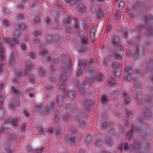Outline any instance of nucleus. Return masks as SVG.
<instances>
[{
    "instance_id": "f257e3e1",
    "label": "nucleus",
    "mask_w": 153,
    "mask_h": 153,
    "mask_svg": "<svg viewBox=\"0 0 153 153\" xmlns=\"http://www.w3.org/2000/svg\"><path fill=\"white\" fill-rule=\"evenodd\" d=\"M70 65V62L68 60H67L66 62L65 65L64 66L63 70L62 71L59 79V88L61 90H63L62 92L63 95L65 94L66 92L67 93V91L65 89L66 86L65 84L66 83L67 77L70 74L69 70L68 67Z\"/></svg>"
},
{
    "instance_id": "f03ea898",
    "label": "nucleus",
    "mask_w": 153,
    "mask_h": 153,
    "mask_svg": "<svg viewBox=\"0 0 153 153\" xmlns=\"http://www.w3.org/2000/svg\"><path fill=\"white\" fill-rule=\"evenodd\" d=\"M54 103L52 102L46 104L42 107L41 105H36L35 108L36 111H39L42 115L46 116L52 113L54 108Z\"/></svg>"
},
{
    "instance_id": "7ed1b4c3",
    "label": "nucleus",
    "mask_w": 153,
    "mask_h": 153,
    "mask_svg": "<svg viewBox=\"0 0 153 153\" xmlns=\"http://www.w3.org/2000/svg\"><path fill=\"white\" fill-rule=\"evenodd\" d=\"M153 19V17L152 16H146V20L145 23L146 25L148 26L149 27H146L147 28V34L149 36H153V30L152 28L153 27V25L151 22Z\"/></svg>"
},
{
    "instance_id": "20e7f679",
    "label": "nucleus",
    "mask_w": 153,
    "mask_h": 153,
    "mask_svg": "<svg viewBox=\"0 0 153 153\" xmlns=\"http://www.w3.org/2000/svg\"><path fill=\"white\" fill-rule=\"evenodd\" d=\"M40 55L43 57H45L48 54V51L45 49H41L40 51ZM43 60L46 61H51L53 63L58 62L59 61L58 59L54 58V57L51 58L50 56H48L47 57H44Z\"/></svg>"
},
{
    "instance_id": "39448f33",
    "label": "nucleus",
    "mask_w": 153,
    "mask_h": 153,
    "mask_svg": "<svg viewBox=\"0 0 153 153\" xmlns=\"http://www.w3.org/2000/svg\"><path fill=\"white\" fill-rule=\"evenodd\" d=\"M143 50V48L141 46L137 47L135 53L133 51L129 50L127 51L126 54L129 56H131L133 55L135 57L138 59L139 53L141 52Z\"/></svg>"
},
{
    "instance_id": "423d86ee",
    "label": "nucleus",
    "mask_w": 153,
    "mask_h": 153,
    "mask_svg": "<svg viewBox=\"0 0 153 153\" xmlns=\"http://www.w3.org/2000/svg\"><path fill=\"white\" fill-rule=\"evenodd\" d=\"M83 106L86 111H90L91 106L93 105V102L89 100H85L83 102Z\"/></svg>"
},
{
    "instance_id": "0eeeda50",
    "label": "nucleus",
    "mask_w": 153,
    "mask_h": 153,
    "mask_svg": "<svg viewBox=\"0 0 153 153\" xmlns=\"http://www.w3.org/2000/svg\"><path fill=\"white\" fill-rule=\"evenodd\" d=\"M77 6V8L81 13L84 12L86 9V6L84 2L82 1H80Z\"/></svg>"
},
{
    "instance_id": "6e6552de",
    "label": "nucleus",
    "mask_w": 153,
    "mask_h": 153,
    "mask_svg": "<svg viewBox=\"0 0 153 153\" xmlns=\"http://www.w3.org/2000/svg\"><path fill=\"white\" fill-rule=\"evenodd\" d=\"M75 120L76 122L79 124V127L82 128L84 127L85 124V122L79 116H77Z\"/></svg>"
},
{
    "instance_id": "1a4fd4ad",
    "label": "nucleus",
    "mask_w": 153,
    "mask_h": 153,
    "mask_svg": "<svg viewBox=\"0 0 153 153\" xmlns=\"http://www.w3.org/2000/svg\"><path fill=\"white\" fill-rule=\"evenodd\" d=\"M65 140L67 141L70 144L74 145L75 143L76 138L74 136L72 135H68L65 137Z\"/></svg>"
},
{
    "instance_id": "9d476101",
    "label": "nucleus",
    "mask_w": 153,
    "mask_h": 153,
    "mask_svg": "<svg viewBox=\"0 0 153 153\" xmlns=\"http://www.w3.org/2000/svg\"><path fill=\"white\" fill-rule=\"evenodd\" d=\"M97 72V70L92 67H89L86 73V74L89 76H93Z\"/></svg>"
},
{
    "instance_id": "9b49d317",
    "label": "nucleus",
    "mask_w": 153,
    "mask_h": 153,
    "mask_svg": "<svg viewBox=\"0 0 153 153\" xmlns=\"http://www.w3.org/2000/svg\"><path fill=\"white\" fill-rule=\"evenodd\" d=\"M17 118L13 119L12 118L6 119L5 122L6 123H10L13 126H16L17 125Z\"/></svg>"
},
{
    "instance_id": "f8f14e48",
    "label": "nucleus",
    "mask_w": 153,
    "mask_h": 153,
    "mask_svg": "<svg viewBox=\"0 0 153 153\" xmlns=\"http://www.w3.org/2000/svg\"><path fill=\"white\" fill-rule=\"evenodd\" d=\"M123 96L124 97V103L125 104H128L130 102V99L128 97V94L126 92H123Z\"/></svg>"
},
{
    "instance_id": "ddd939ff",
    "label": "nucleus",
    "mask_w": 153,
    "mask_h": 153,
    "mask_svg": "<svg viewBox=\"0 0 153 153\" xmlns=\"http://www.w3.org/2000/svg\"><path fill=\"white\" fill-rule=\"evenodd\" d=\"M16 54L15 53L13 52L10 56V60L9 61V63L11 65H13L15 63V57Z\"/></svg>"
},
{
    "instance_id": "4468645a",
    "label": "nucleus",
    "mask_w": 153,
    "mask_h": 153,
    "mask_svg": "<svg viewBox=\"0 0 153 153\" xmlns=\"http://www.w3.org/2000/svg\"><path fill=\"white\" fill-rule=\"evenodd\" d=\"M63 130L60 127H58L56 128V136L57 137H59L63 132Z\"/></svg>"
},
{
    "instance_id": "2eb2a0df",
    "label": "nucleus",
    "mask_w": 153,
    "mask_h": 153,
    "mask_svg": "<svg viewBox=\"0 0 153 153\" xmlns=\"http://www.w3.org/2000/svg\"><path fill=\"white\" fill-rule=\"evenodd\" d=\"M84 84V82L79 83L77 80H74V85L79 88H84V86H85V84Z\"/></svg>"
},
{
    "instance_id": "dca6fc26",
    "label": "nucleus",
    "mask_w": 153,
    "mask_h": 153,
    "mask_svg": "<svg viewBox=\"0 0 153 153\" xmlns=\"http://www.w3.org/2000/svg\"><path fill=\"white\" fill-rule=\"evenodd\" d=\"M103 75L102 74H100L97 76L96 77H92L91 78H88V80L94 81V80L96 79L98 81L100 82L101 81L103 78Z\"/></svg>"
},
{
    "instance_id": "f3484780",
    "label": "nucleus",
    "mask_w": 153,
    "mask_h": 153,
    "mask_svg": "<svg viewBox=\"0 0 153 153\" xmlns=\"http://www.w3.org/2000/svg\"><path fill=\"white\" fill-rule=\"evenodd\" d=\"M153 60H151L149 62L147 67V70L148 71L153 72Z\"/></svg>"
},
{
    "instance_id": "a211bd4d",
    "label": "nucleus",
    "mask_w": 153,
    "mask_h": 153,
    "mask_svg": "<svg viewBox=\"0 0 153 153\" xmlns=\"http://www.w3.org/2000/svg\"><path fill=\"white\" fill-rule=\"evenodd\" d=\"M10 145V143L9 142H7L6 145L5 146V148L7 151V153H13V152L14 150L9 148Z\"/></svg>"
},
{
    "instance_id": "6ab92c4d",
    "label": "nucleus",
    "mask_w": 153,
    "mask_h": 153,
    "mask_svg": "<svg viewBox=\"0 0 153 153\" xmlns=\"http://www.w3.org/2000/svg\"><path fill=\"white\" fill-rule=\"evenodd\" d=\"M59 113L58 111H55L54 113V122H58L60 119L59 116Z\"/></svg>"
},
{
    "instance_id": "aec40b11",
    "label": "nucleus",
    "mask_w": 153,
    "mask_h": 153,
    "mask_svg": "<svg viewBox=\"0 0 153 153\" xmlns=\"http://www.w3.org/2000/svg\"><path fill=\"white\" fill-rule=\"evenodd\" d=\"M84 84H85V86H84V88H79L80 89V93L81 94L83 95L84 94L85 92V89H86L89 88V85L87 83L84 82Z\"/></svg>"
},
{
    "instance_id": "412c9836",
    "label": "nucleus",
    "mask_w": 153,
    "mask_h": 153,
    "mask_svg": "<svg viewBox=\"0 0 153 153\" xmlns=\"http://www.w3.org/2000/svg\"><path fill=\"white\" fill-rule=\"evenodd\" d=\"M4 41H6L8 43L11 48H13L14 47L16 44L12 41L10 40L9 39L6 38L4 39Z\"/></svg>"
},
{
    "instance_id": "4be33fe9",
    "label": "nucleus",
    "mask_w": 153,
    "mask_h": 153,
    "mask_svg": "<svg viewBox=\"0 0 153 153\" xmlns=\"http://www.w3.org/2000/svg\"><path fill=\"white\" fill-rule=\"evenodd\" d=\"M132 73L133 71L131 67L126 66L125 68V73L126 75L131 74Z\"/></svg>"
},
{
    "instance_id": "5701e85b",
    "label": "nucleus",
    "mask_w": 153,
    "mask_h": 153,
    "mask_svg": "<svg viewBox=\"0 0 153 153\" xmlns=\"http://www.w3.org/2000/svg\"><path fill=\"white\" fill-rule=\"evenodd\" d=\"M19 103V102L16 100H14L10 102V106L12 108H14L15 106L18 105Z\"/></svg>"
},
{
    "instance_id": "b1692460",
    "label": "nucleus",
    "mask_w": 153,
    "mask_h": 153,
    "mask_svg": "<svg viewBox=\"0 0 153 153\" xmlns=\"http://www.w3.org/2000/svg\"><path fill=\"white\" fill-rule=\"evenodd\" d=\"M86 64V61L85 60H83L79 61V68H81L83 69L85 67Z\"/></svg>"
},
{
    "instance_id": "393cba45",
    "label": "nucleus",
    "mask_w": 153,
    "mask_h": 153,
    "mask_svg": "<svg viewBox=\"0 0 153 153\" xmlns=\"http://www.w3.org/2000/svg\"><path fill=\"white\" fill-rule=\"evenodd\" d=\"M95 32V27H94L91 30L90 35V37L93 41L95 40V38L94 37V33Z\"/></svg>"
},
{
    "instance_id": "a878e982",
    "label": "nucleus",
    "mask_w": 153,
    "mask_h": 153,
    "mask_svg": "<svg viewBox=\"0 0 153 153\" xmlns=\"http://www.w3.org/2000/svg\"><path fill=\"white\" fill-rule=\"evenodd\" d=\"M96 15L97 18L100 19L103 16V12L102 10H100L96 12Z\"/></svg>"
},
{
    "instance_id": "bb28decb",
    "label": "nucleus",
    "mask_w": 153,
    "mask_h": 153,
    "mask_svg": "<svg viewBox=\"0 0 153 153\" xmlns=\"http://www.w3.org/2000/svg\"><path fill=\"white\" fill-rule=\"evenodd\" d=\"M108 101V99L106 95H103L102 97L101 101L102 103L105 104Z\"/></svg>"
},
{
    "instance_id": "cd10ccee",
    "label": "nucleus",
    "mask_w": 153,
    "mask_h": 153,
    "mask_svg": "<svg viewBox=\"0 0 153 153\" xmlns=\"http://www.w3.org/2000/svg\"><path fill=\"white\" fill-rule=\"evenodd\" d=\"M119 94V92L117 90L113 91L111 94V96L113 98L118 96Z\"/></svg>"
},
{
    "instance_id": "c85d7f7f",
    "label": "nucleus",
    "mask_w": 153,
    "mask_h": 153,
    "mask_svg": "<svg viewBox=\"0 0 153 153\" xmlns=\"http://www.w3.org/2000/svg\"><path fill=\"white\" fill-rule=\"evenodd\" d=\"M68 95L70 98L72 99H74L76 97V94L74 92L71 91L68 93Z\"/></svg>"
},
{
    "instance_id": "c756f323",
    "label": "nucleus",
    "mask_w": 153,
    "mask_h": 153,
    "mask_svg": "<svg viewBox=\"0 0 153 153\" xmlns=\"http://www.w3.org/2000/svg\"><path fill=\"white\" fill-rule=\"evenodd\" d=\"M56 102L57 103L60 105H61L63 103L62 98L61 96L58 95V97H57L56 99Z\"/></svg>"
},
{
    "instance_id": "7c9ffc66",
    "label": "nucleus",
    "mask_w": 153,
    "mask_h": 153,
    "mask_svg": "<svg viewBox=\"0 0 153 153\" xmlns=\"http://www.w3.org/2000/svg\"><path fill=\"white\" fill-rule=\"evenodd\" d=\"M82 43L84 45H86L88 43V38L85 36L82 37Z\"/></svg>"
},
{
    "instance_id": "2f4dec72",
    "label": "nucleus",
    "mask_w": 153,
    "mask_h": 153,
    "mask_svg": "<svg viewBox=\"0 0 153 153\" xmlns=\"http://www.w3.org/2000/svg\"><path fill=\"white\" fill-rule=\"evenodd\" d=\"M118 41V37L116 36H114L112 39L113 44L114 45L118 44V43H119Z\"/></svg>"
},
{
    "instance_id": "473e14b6",
    "label": "nucleus",
    "mask_w": 153,
    "mask_h": 153,
    "mask_svg": "<svg viewBox=\"0 0 153 153\" xmlns=\"http://www.w3.org/2000/svg\"><path fill=\"white\" fill-rule=\"evenodd\" d=\"M4 51L3 48H0V61L4 58Z\"/></svg>"
},
{
    "instance_id": "72a5a7b5",
    "label": "nucleus",
    "mask_w": 153,
    "mask_h": 153,
    "mask_svg": "<svg viewBox=\"0 0 153 153\" xmlns=\"http://www.w3.org/2000/svg\"><path fill=\"white\" fill-rule=\"evenodd\" d=\"M133 126L132 128H131V129L129 131H128V133L127 134H126V137L128 138H130L132 136V131H133Z\"/></svg>"
},
{
    "instance_id": "f704fd0d",
    "label": "nucleus",
    "mask_w": 153,
    "mask_h": 153,
    "mask_svg": "<svg viewBox=\"0 0 153 153\" xmlns=\"http://www.w3.org/2000/svg\"><path fill=\"white\" fill-rule=\"evenodd\" d=\"M137 95V103L138 105H140L141 104V102L142 100L141 97L137 93L136 94Z\"/></svg>"
},
{
    "instance_id": "c9c22d12",
    "label": "nucleus",
    "mask_w": 153,
    "mask_h": 153,
    "mask_svg": "<svg viewBox=\"0 0 153 153\" xmlns=\"http://www.w3.org/2000/svg\"><path fill=\"white\" fill-rule=\"evenodd\" d=\"M115 82V80L112 77L108 79V84L112 86L113 85Z\"/></svg>"
},
{
    "instance_id": "e433bc0d",
    "label": "nucleus",
    "mask_w": 153,
    "mask_h": 153,
    "mask_svg": "<svg viewBox=\"0 0 153 153\" xmlns=\"http://www.w3.org/2000/svg\"><path fill=\"white\" fill-rule=\"evenodd\" d=\"M66 109L67 111L70 112L72 111L73 110L72 105L69 104L67 105Z\"/></svg>"
},
{
    "instance_id": "4c0bfd02",
    "label": "nucleus",
    "mask_w": 153,
    "mask_h": 153,
    "mask_svg": "<svg viewBox=\"0 0 153 153\" xmlns=\"http://www.w3.org/2000/svg\"><path fill=\"white\" fill-rule=\"evenodd\" d=\"M115 49L117 50H121L123 49L122 46L119 43L114 45Z\"/></svg>"
},
{
    "instance_id": "58836bf2",
    "label": "nucleus",
    "mask_w": 153,
    "mask_h": 153,
    "mask_svg": "<svg viewBox=\"0 0 153 153\" xmlns=\"http://www.w3.org/2000/svg\"><path fill=\"white\" fill-rule=\"evenodd\" d=\"M44 132V130L43 128L41 126H40L38 128V131H37L38 134H42Z\"/></svg>"
},
{
    "instance_id": "ea45409f",
    "label": "nucleus",
    "mask_w": 153,
    "mask_h": 153,
    "mask_svg": "<svg viewBox=\"0 0 153 153\" xmlns=\"http://www.w3.org/2000/svg\"><path fill=\"white\" fill-rule=\"evenodd\" d=\"M70 116L68 114H66L65 115H64L63 116V120H64L65 121H67L69 120V118H70Z\"/></svg>"
},
{
    "instance_id": "a19ab883",
    "label": "nucleus",
    "mask_w": 153,
    "mask_h": 153,
    "mask_svg": "<svg viewBox=\"0 0 153 153\" xmlns=\"http://www.w3.org/2000/svg\"><path fill=\"white\" fill-rule=\"evenodd\" d=\"M91 136H87L86 137L85 140V142L86 144H88L90 142L91 140Z\"/></svg>"
},
{
    "instance_id": "79ce46f5",
    "label": "nucleus",
    "mask_w": 153,
    "mask_h": 153,
    "mask_svg": "<svg viewBox=\"0 0 153 153\" xmlns=\"http://www.w3.org/2000/svg\"><path fill=\"white\" fill-rule=\"evenodd\" d=\"M83 71V69L81 68H79V70L78 71L76 74L77 76L78 77L80 75H82V74Z\"/></svg>"
},
{
    "instance_id": "37998d69",
    "label": "nucleus",
    "mask_w": 153,
    "mask_h": 153,
    "mask_svg": "<svg viewBox=\"0 0 153 153\" xmlns=\"http://www.w3.org/2000/svg\"><path fill=\"white\" fill-rule=\"evenodd\" d=\"M134 84L136 85V87L137 88L140 87V81H137L136 79L134 80Z\"/></svg>"
},
{
    "instance_id": "c03bdc74",
    "label": "nucleus",
    "mask_w": 153,
    "mask_h": 153,
    "mask_svg": "<svg viewBox=\"0 0 153 153\" xmlns=\"http://www.w3.org/2000/svg\"><path fill=\"white\" fill-rule=\"evenodd\" d=\"M106 143L108 145L111 146L113 145V143L112 140L109 138L107 139L106 141Z\"/></svg>"
},
{
    "instance_id": "a18cd8bd",
    "label": "nucleus",
    "mask_w": 153,
    "mask_h": 153,
    "mask_svg": "<svg viewBox=\"0 0 153 153\" xmlns=\"http://www.w3.org/2000/svg\"><path fill=\"white\" fill-rule=\"evenodd\" d=\"M122 30L123 32V35L124 37L126 38L128 34V30L127 29L124 28L122 29Z\"/></svg>"
},
{
    "instance_id": "49530a36",
    "label": "nucleus",
    "mask_w": 153,
    "mask_h": 153,
    "mask_svg": "<svg viewBox=\"0 0 153 153\" xmlns=\"http://www.w3.org/2000/svg\"><path fill=\"white\" fill-rule=\"evenodd\" d=\"M39 74L41 76H43L44 75L45 73L44 70L42 69L41 67H40L39 69Z\"/></svg>"
},
{
    "instance_id": "de8ad7c7",
    "label": "nucleus",
    "mask_w": 153,
    "mask_h": 153,
    "mask_svg": "<svg viewBox=\"0 0 153 153\" xmlns=\"http://www.w3.org/2000/svg\"><path fill=\"white\" fill-rule=\"evenodd\" d=\"M71 22V20L68 17H66L64 22V25H66L70 23Z\"/></svg>"
},
{
    "instance_id": "09e8293b",
    "label": "nucleus",
    "mask_w": 153,
    "mask_h": 153,
    "mask_svg": "<svg viewBox=\"0 0 153 153\" xmlns=\"http://www.w3.org/2000/svg\"><path fill=\"white\" fill-rule=\"evenodd\" d=\"M33 20L35 22V25H36L40 22L41 19L37 17H35L34 18Z\"/></svg>"
},
{
    "instance_id": "8fccbe9b",
    "label": "nucleus",
    "mask_w": 153,
    "mask_h": 153,
    "mask_svg": "<svg viewBox=\"0 0 153 153\" xmlns=\"http://www.w3.org/2000/svg\"><path fill=\"white\" fill-rule=\"evenodd\" d=\"M65 31L66 33H70L72 32V29L70 27H67L65 29Z\"/></svg>"
},
{
    "instance_id": "3c124183",
    "label": "nucleus",
    "mask_w": 153,
    "mask_h": 153,
    "mask_svg": "<svg viewBox=\"0 0 153 153\" xmlns=\"http://www.w3.org/2000/svg\"><path fill=\"white\" fill-rule=\"evenodd\" d=\"M25 126H26V124L24 123H22L20 127L21 130L23 132H24L25 131Z\"/></svg>"
},
{
    "instance_id": "603ef678",
    "label": "nucleus",
    "mask_w": 153,
    "mask_h": 153,
    "mask_svg": "<svg viewBox=\"0 0 153 153\" xmlns=\"http://www.w3.org/2000/svg\"><path fill=\"white\" fill-rule=\"evenodd\" d=\"M18 28L19 29H25L26 28L25 25L23 23H21V24H20L18 25Z\"/></svg>"
},
{
    "instance_id": "864d4df0",
    "label": "nucleus",
    "mask_w": 153,
    "mask_h": 153,
    "mask_svg": "<svg viewBox=\"0 0 153 153\" xmlns=\"http://www.w3.org/2000/svg\"><path fill=\"white\" fill-rule=\"evenodd\" d=\"M44 148H40L38 150H36L33 151V152L35 153H41L42 151H44Z\"/></svg>"
},
{
    "instance_id": "5fc2aeb1",
    "label": "nucleus",
    "mask_w": 153,
    "mask_h": 153,
    "mask_svg": "<svg viewBox=\"0 0 153 153\" xmlns=\"http://www.w3.org/2000/svg\"><path fill=\"white\" fill-rule=\"evenodd\" d=\"M34 81L35 80L34 77L32 75H31L30 77L29 82H31L32 83H33Z\"/></svg>"
},
{
    "instance_id": "6e6d98bb",
    "label": "nucleus",
    "mask_w": 153,
    "mask_h": 153,
    "mask_svg": "<svg viewBox=\"0 0 153 153\" xmlns=\"http://www.w3.org/2000/svg\"><path fill=\"white\" fill-rule=\"evenodd\" d=\"M21 34V33L20 30H17L14 33V35L15 36H20Z\"/></svg>"
},
{
    "instance_id": "4d7b16f0",
    "label": "nucleus",
    "mask_w": 153,
    "mask_h": 153,
    "mask_svg": "<svg viewBox=\"0 0 153 153\" xmlns=\"http://www.w3.org/2000/svg\"><path fill=\"white\" fill-rule=\"evenodd\" d=\"M120 62H114L112 65V66L113 67H116L119 66V65L120 66Z\"/></svg>"
},
{
    "instance_id": "13d9d810",
    "label": "nucleus",
    "mask_w": 153,
    "mask_h": 153,
    "mask_svg": "<svg viewBox=\"0 0 153 153\" xmlns=\"http://www.w3.org/2000/svg\"><path fill=\"white\" fill-rule=\"evenodd\" d=\"M130 149H131V151H132V150H136L139 149V147H138V146H134L133 145H132L130 147Z\"/></svg>"
},
{
    "instance_id": "bf43d9fd",
    "label": "nucleus",
    "mask_w": 153,
    "mask_h": 153,
    "mask_svg": "<svg viewBox=\"0 0 153 153\" xmlns=\"http://www.w3.org/2000/svg\"><path fill=\"white\" fill-rule=\"evenodd\" d=\"M12 91L16 94H18V91L14 87H12Z\"/></svg>"
},
{
    "instance_id": "052dcab7",
    "label": "nucleus",
    "mask_w": 153,
    "mask_h": 153,
    "mask_svg": "<svg viewBox=\"0 0 153 153\" xmlns=\"http://www.w3.org/2000/svg\"><path fill=\"white\" fill-rule=\"evenodd\" d=\"M12 41L16 44L19 42V40L18 38L16 37H14Z\"/></svg>"
},
{
    "instance_id": "680f3d73",
    "label": "nucleus",
    "mask_w": 153,
    "mask_h": 153,
    "mask_svg": "<svg viewBox=\"0 0 153 153\" xmlns=\"http://www.w3.org/2000/svg\"><path fill=\"white\" fill-rule=\"evenodd\" d=\"M42 32V30H37L34 31V33L36 35L39 36L41 34Z\"/></svg>"
},
{
    "instance_id": "e2e57ef3",
    "label": "nucleus",
    "mask_w": 153,
    "mask_h": 153,
    "mask_svg": "<svg viewBox=\"0 0 153 153\" xmlns=\"http://www.w3.org/2000/svg\"><path fill=\"white\" fill-rule=\"evenodd\" d=\"M80 0H71L70 3L72 4L78 3Z\"/></svg>"
},
{
    "instance_id": "0e129e2a",
    "label": "nucleus",
    "mask_w": 153,
    "mask_h": 153,
    "mask_svg": "<svg viewBox=\"0 0 153 153\" xmlns=\"http://www.w3.org/2000/svg\"><path fill=\"white\" fill-rule=\"evenodd\" d=\"M25 19L23 15L22 14H19L18 16V19L19 20H23Z\"/></svg>"
},
{
    "instance_id": "69168bd1",
    "label": "nucleus",
    "mask_w": 153,
    "mask_h": 153,
    "mask_svg": "<svg viewBox=\"0 0 153 153\" xmlns=\"http://www.w3.org/2000/svg\"><path fill=\"white\" fill-rule=\"evenodd\" d=\"M47 42L48 43H50L53 41L52 38L51 36H49L47 38Z\"/></svg>"
},
{
    "instance_id": "338daca9",
    "label": "nucleus",
    "mask_w": 153,
    "mask_h": 153,
    "mask_svg": "<svg viewBox=\"0 0 153 153\" xmlns=\"http://www.w3.org/2000/svg\"><path fill=\"white\" fill-rule=\"evenodd\" d=\"M29 56L32 59H33L35 56V53L33 52H30L29 54Z\"/></svg>"
},
{
    "instance_id": "774afa93",
    "label": "nucleus",
    "mask_w": 153,
    "mask_h": 153,
    "mask_svg": "<svg viewBox=\"0 0 153 153\" xmlns=\"http://www.w3.org/2000/svg\"><path fill=\"white\" fill-rule=\"evenodd\" d=\"M3 11L6 14H9L11 13L10 10L6 8H4Z\"/></svg>"
}]
</instances>
